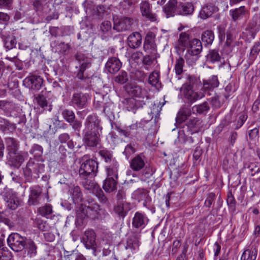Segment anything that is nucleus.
Segmentation results:
<instances>
[{"label": "nucleus", "mask_w": 260, "mask_h": 260, "mask_svg": "<svg viewBox=\"0 0 260 260\" xmlns=\"http://www.w3.org/2000/svg\"><path fill=\"white\" fill-rule=\"evenodd\" d=\"M44 165L29 160L23 170L25 182H31L39 178L40 174L44 171Z\"/></svg>", "instance_id": "1"}, {"label": "nucleus", "mask_w": 260, "mask_h": 260, "mask_svg": "<svg viewBox=\"0 0 260 260\" xmlns=\"http://www.w3.org/2000/svg\"><path fill=\"white\" fill-rule=\"evenodd\" d=\"M130 167L134 171H139L143 169L142 175L146 178H149L153 173L150 167L146 166L145 157L142 154H138L132 159Z\"/></svg>", "instance_id": "2"}, {"label": "nucleus", "mask_w": 260, "mask_h": 260, "mask_svg": "<svg viewBox=\"0 0 260 260\" xmlns=\"http://www.w3.org/2000/svg\"><path fill=\"white\" fill-rule=\"evenodd\" d=\"M83 132L102 133L103 127L101 119L95 114L89 115L84 123Z\"/></svg>", "instance_id": "3"}, {"label": "nucleus", "mask_w": 260, "mask_h": 260, "mask_svg": "<svg viewBox=\"0 0 260 260\" xmlns=\"http://www.w3.org/2000/svg\"><path fill=\"white\" fill-rule=\"evenodd\" d=\"M27 240L26 238L18 233H12L8 237L7 242L12 250L18 252L25 248Z\"/></svg>", "instance_id": "4"}, {"label": "nucleus", "mask_w": 260, "mask_h": 260, "mask_svg": "<svg viewBox=\"0 0 260 260\" xmlns=\"http://www.w3.org/2000/svg\"><path fill=\"white\" fill-rule=\"evenodd\" d=\"M98 169V162L93 159H88L81 164L79 170V175L82 178L89 176L94 177L96 175Z\"/></svg>", "instance_id": "5"}, {"label": "nucleus", "mask_w": 260, "mask_h": 260, "mask_svg": "<svg viewBox=\"0 0 260 260\" xmlns=\"http://www.w3.org/2000/svg\"><path fill=\"white\" fill-rule=\"evenodd\" d=\"M134 24L132 18L125 16H113V29L118 32L129 30Z\"/></svg>", "instance_id": "6"}, {"label": "nucleus", "mask_w": 260, "mask_h": 260, "mask_svg": "<svg viewBox=\"0 0 260 260\" xmlns=\"http://www.w3.org/2000/svg\"><path fill=\"white\" fill-rule=\"evenodd\" d=\"M30 193L28 200L29 205H37L44 201L45 198L48 201V195L42 193V188L38 185L30 187Z\"/></svg>", "instance_id": "7"}, {"label": "nucleus", "mask_w": 260, "mask_h": 260, "mask_svg": "<svg viewBox=\"0 0 260 260\" xmlns=\"http://www.w3.org/2000/svg\"><path fill=\"white\" fill-rule=\"evenodd\" d=\"M82 184L84 187L89 190L92 191L93 193L96 194L102 202H106V198L103 194L102 190L99 186L92 180H88L86 177L83 178Z\"/></svg>", "instance_id": "8"}, {"label": "nucleus", "mask_w": 260, "mask_h": 260, "mask_svg": "<svg viewBox=\"0 0 260 260\" xmlns=\"http://www.w3.org/2000/svg\"><path fill=\"white\" fill-rule=\"evenodd\" d=\"M102 133L83 132V141L88 147H96L99 144Z\"/></svg>", "instance_id": "9"}, {"label": "nucleus", "mask_w": 260, "mask_h": 260, "mask_svg": "<svg viewBox=\"0 0 260 260\" xmlns=\"http://www.w3.org/2000/svg\"><path fill=\"white\" fill-rule=\"evenodd\" d=\"M183 93L185 98L190 102H194L205 96L204 93L201 90L200 92H194L192 85L188 84L184 85Z\"/></svg>", "instance_id": "10"}, {"label": "nucleus", "mask_w": 260, "mask_h": 260, "mask_svg": "<svg viewBox=\"0 0 260 260\" xmlns=\"http://www.w3.org/2000/svg\"><path fill=\"white\" fill-rule=\"evenodd\" d=\"M140 9L143 17L151 22L157 20V15L152 13L150 4L147 0L141 2L140 4Z\"/></svg>", "instance_id": "11"}, {"label": "nucleus", "mask_w": 260, "mask_h": 260, "mask_svg": "<svg viewBox=\"0 0 260 260\" xmlns=\"http://www.w3.org/2000/svg\"><path fill=\"white\" fill-rule=\"evenodd\" d=\"M88 100V95L87 94L78 92L73 93L71 102L74 107L83 109L86 106Z\"/></svg>", "instance_id": "12"}, {"label": "nucleus", "mask_w": 260, "mask_h": 260, "mask_svg": "<svg viewBox=\"0 0 260 260\" xmlns=\"http://www.w3.org/2000/svg\"><path fill=\"white\" fill-rule=\"evenodd\" d=\"M4 200L7 207L11 210L16 209L21 203L17 193L12 191H9L5 193Z\"/></svg>", "instance_id": "13"}, {"label": "nucleus", "mask_w": 260, "mask_h": 260, "mask_svg": "<svg viewBox=\"0 0 260 260\" xmlns=\"http://www.w3.org/2000/svg\"><path fill=\"white\" fill-rule=\"evenodd\" d=\"M85 209L83 211H85L87 214L84 216L78 214V217L84 218L86 216H90L91 218H94L98 214V211L100 210V206L96 204L94 201L91 200L90 201H87L84 203Z\"/></svg>", "instance_id": "14"}, {"label": "nucleus", "mask_w": 260, "mask_h": 260, "mask_svg": "<svg viewBox=\"0 0 260 260\" xmlns=\"http://www.w3.org/2000/svg\"><path fill=\"white\" fill-rule=\"evenodd\" d=\"M149 219L146 214L137 212L132 220V226L136 229H144L148 224Z\"/></svg>", "instance_id": "15"}, {"label": "nucleus", "mask_w": 260, "mask_h": 260, "mask_svg": "<svg viewBox=\"0 0 260 260\" xmlns=\"http://www.w3.org/2000/svg\"><path fill=\"white\" fill-rule=\"evenodd\" d=\"M24 82L29 88L39 90L42 87L43 80L40 76L30 75L24 79Z\"/></svg>", "instance_id": "16"}, {"label": "nucleus", "mask_w": 260, "mask_h": 260, "mask_svg": "<svg viewBox=\"0 0 260 260\" xmlns=\"http://www.w3.org/2000/svg\"><path fill=\"white\" fill-rule=\"evenodd\" d=\"M24 160V154L22 152L17 151L8 154L9 164L16 168H19Z\"/></svg>", "instance_id": "17"}, {"label": "nucleus", "mask_w": 260, "mask_h": 260, "mask_svg": "<svg viewBox=\"0 0 260 260\" xmlns=\"http://www.w3.org/2000/svg\"><path fill=\"white\" fill-rule=\"evenodd\" d=\"M248 14V11L245 6H241L238 8L232 9L229 11L230 16L234 22L247 17Z\"/></svg>", "instance_id": "18"}, {"label": "nucleus", "mask_w": 260, "mask_h": 260, "mask_svg": "<svg viewBox=\"0 0 260 260\" xmlns=\"http://www.w3.org/2000/svg\"><path fill=\"white\" fill-rule=\"evenodd\" d=\"M121 62L116 57L110 58L105 65V70L110 74L117 73L121 68Z\"/></svg>", "instance_id": "19"}, {"label": "nucleus", "mask_w": 260, "mask_h": 260, "mask_svg": "<svg viewBox=\"0 0 260 260\" xmlns=\"http://www.w3.org/2000/svg\"><path fill=\"white\" fill-rule=\"evenodd\" d=\"M219 81L216 76H212L207 80H204L203 81V86L201 89L202 92L204 93L209 92L213 90L219 85Z\"/></svg>", "instance_id": "20"}, {"label": "nucleus", "mask_w": 260, "mask_h": 260, "mask_svg": "<svg viewBox=\"0 0 260 260\" xmlns=\"http://www.w3.org/2000/svg\"><path fill=\"white\" fill-rule=\"evenodd\" d=\"M140 245L139 237L137 234H134L128 237L125 248L130 249L132 252L135 253L138 251Z\"/></svg>", "instance_id": "21"}, {"label": "nucleus", "mask_w": 260, "mask_h": 260, "mask_svg": "<svg viewBox=\"0 0 260 260\" xmlns=\"http://www.w3.org/2000/svg\"><path fill=\"white\" fill-rule=\"evenodd\" d=\"M218 8L211 3H208L204 6L200 11L199 17L202 19H206L212 16Z\"/></svg>", "instance_id": "22"}, {"label": "nucleus", "mask_w": 260, "mask_h": 260, "mask_svg": "<svg viewBox=\"0 0 260 260\" xmlns=\"http://www.w3.org/2000/svg\"><path fill=\"white\" fill-rule=\"evenodd\" d=\"M194 10L193 5L191 3L180 4L177 8V13L184 16L191 15Z\"/></svg>", "instance_id": "23"}, {"label": "nucleus", "mask_w": 260, "mask_h": 260, "mask_svg": "<svg viewBox=\"0 0 260 260\" xmlns=\"http://www.w3.org/2000/svg\"><path fill=\"white\" fill-rule=\"evenodd\" d=\"M142 43V36L138 32H134L127 38V44L131 48H137Z\"/></svg>", "instance_id": "24"}, {"label": "nucleus", "mask_w": 260, "mask_h": 260, "mask_svg": "<svg viewBox=\"0 0 260 260\" xmlns=\"http://www.w3.org/2000/svg\"><path fill=\"white\" fill-rule=\"evenodd\" d=\"M127 92L132 96L137 98L143 97L146 94V90L136 84H131L127 88Z\"/></svg>", "instance_id": "25"}, {"label": "nucleus", "mask_w": 260, "mask_h": 260, "mask_svg": "<svg viewBox=\"0 0 260 260\" xmlns=\"http://www.w3.org/2000/svg\"><path fill=\"white\" fill-rule=\"evenodd\" d=\"M177 1L176 0H170L168 3L164 7L163 11L166 15V17L174 16L177 13Z\"/></svg>", "instance_id": "26"}, {"label": "nucleus", "mask_w": 260, "mask_h": 260, "mask_svg": "<svg viewBox=\"0 0 260 260\" xmlns=\"http://www.w3.org/2000/svg\"><path fill=\"white\" fill-rule=\"evenodd\" d=\"M186 48V52L199 54L202 51L203 46L200 40L193 39L191 40L190 44Z\"/></svg>", "instance_id": "27"}, {"label": "nucleus", "mask_w": 260, "mask_h": 260, "mask_svg": "<svg viewBox=\"0 0 260 260\" xmlns=\"http://www.w3.org/2000/svg\"><path fill=\"white\" fill-rule=\"evenodd\" d=\"M70 194L75 204L80 203L83 199L80 188L78 186H73L69 190Z\"/></svg>", "instance_id": "28"}, {"label": "nucleus", "mask_w": 260, "mask_h": 260, "mask_svg": "<svg viewBox=\"0 0 260 260\" xmlns=\"http://www.w3.org/2000/svg\"><path fill=\"white\" fill-rule=\"evenodd\" d=\"M143 48L145 51L150 53H153L156 52V45L151 35H147L144 43Z\"/></svg>", "instance_id": "29"}, {"label": "nucleus", "mask_w": 260, "mask_h": 260, "mask_svg": "<svg viewBox=\"0 0 260 260\" xmlns=\"http://www.w3.org/2000/svg\"><path fill=\"white\" fill-rule=\"evenodd\" d=\"M138 129V124L133 123L132 125L125 127L124 129L118 128V132L120 135L125 137H129L135 135Z\"/></svg>", "instance_id": "30"}, {"label": "nucleus", "mask_w": 260, "mask_h": 260, "mask_svg": "<svg viewBox=\"0 0 260 260\" xmlns=\"http://www.w3.org/2000/svg\"><path fill=\"white\" fill-rule=\"evenodd\" d=\"M6 144L8 154L18 151V142L14 138L11 137L6 138Z\"/></svg>", "instance_id": "31"}, {"label": "nucleus", "mask_w": 260, "mask_h": 260, "mask_svg": "<svg viewBox=\"0 0 260 260\" xmlns=\"http://www.w3.org/2000/svg\"><path fill=\"white\" fill-rule=\"evenodd\" d=\"M118 165L116 160L108 164L106 166L107 176L109 177H113V178H117Z\"/></svg>", "instance_id": "32"}, {"label": "nucleus", "mask_w": 260, "mask_h": 260, "mask_svg": "<svg viewBox=\"0 0 260 260\" xmlns=\"http://www.w3.org/2000/svg\"><path fill=\"white\" fill-rule=\"evenodd\" d=\"M117 182L113 177H108L104 181L103 188L105 191L111 192L116 188Z\"/></svg>", "instance_id": "33"}, {"label": "nucleus", "mask_w": 260, "mask_h": 260, "mask_svg": "<svg viewBox=\"0 0 260 260\" xmlns=\"http://www.w3.org/2000/svg\"><path fill=\"white\" fill-rule=\"evenodd\" d=\"M35 100L37 104L44 110L51 111L52 110L51 105H49L46 98L43 95L38 94L35 96Z\"/></svg>", "instance_id": "34"}, {"label": "nucleus", "mask_w": 260, "mask_h": 260, "mask_svg": "<svg viewBox=\"0 0 260 260\" xmlns=\"http://www.w3.org/2000/svg\"><path fill=\"white\" fill-rule=\"evenodd\" d=\"M51 46L55 48V51L59 53L66 54L70 49L69 44L63 42L59 43L58 41H54L51 43Z\"/></svg>", "instance_id": "35"}, {"label": "nucleus", "mask_w": 260, "mask_h": 260, "mask_svg": "<svg viewBox=\"0 0 260 260\" xmlns=\"http://www.w3.org/2000/svg\"><path fill=\"white\" fill-rule=\"evenodd\" d=\"M95 234L93 230H88L85 232L83 240L86 245L89 246L94 244L95 241Z\"/></svg>", "instance_id": "36"}, {"label": "nucleus", "mask_w": 260, "mask_h": 260, "mask_svg": "<svg viewBox=\"0 0 260 260\" xmlns=\"http://www.w3.org/2000/svg\"><path fill=\"white\" fill-rule=\"evenodd\" d=\"M257 254V249L256 248L246 249L241 256V260H255Z\"/></svg>", "instance_id": "37"}, {"label": "nucleus", "mask_w": 260, "mask_h": 260, "mask_svg": "<svg viewBox=\"0 0 260 260\" xmlns=\"http://www.w3.org/2000/svg\"><path fill=\"white\" fill-rule=\"evenodd\" d=\"M101 157L105 160L107 164L116 160L115 158L113 156L112 152L107 149H103L99 152Z\"/></svg>", "instance_id": "38"}, {"label": "nucleus", "mask_w": 260, "mask_h": 260, "mask_svg": "<svg viewBox=\"0 0 260 260\" xmlns=\"http://www.w3.org/2000/svg\"><path fill=\"white\" fill-rule=\"evenodd\" d=\"M25 248L27 249V255L29 257H33L37 254V246L35 242L30 239H28Z\"/></svg>", "instance_id": "39"}, {"label": "nucleus", "mask_w": 260, "mask_h": 260, "mask_svg": "<svg viewBox=\"0 0 260 260\" xmlns=\"http://www.w3.org/2000/svg\"><path fill=\"white\" fill-rule=\"evenodd\" d=\"M209 109L210 107L207 102H205L199 105H194L192 108L193 113L196 112L199 114L207 112L209 111Z\"/></svg>", "instance_id": "40"}, {"label": "nucleus", "mask_w": 260, "mask_h": 260, "mask_svg": "<svg viewBox=\"0 0 260 260\" xmlns=\"http://www.w3.org/2000/svg\"><path fill=\"white\" fill-rule=\"evenodd\" d=\"M191 115L190 110L188 108H182L179 112L177 115V121L179 122H182L185 121L187 118Z\"/></svg>", "instance_id": "41"}, {"label": "nucleus", "mask_w": 260, "mask_h": 260, "mask_svg": "<svg viewBox=\"0 0 260 260\" xmlns=\"http://www.w3.org/2000/svg\"><path fill=\"white\" fill-rule=\"evenodd\" d=\"M201 39L206 44H211L214 39V32L212 30H206L202 34Z\"/></svg>", "instance_id": "42"}, {"label": "nucleus", "mask_w": 260, "mask_h": 260, "mask_svg": "<svg viewBox=\"0 0 260 260\" xmlns=\"http://www.w3.org/2000/svg\"><path fill=\"white\" fill-rule=\"evenodd\" d=\"M0 129L4 133H8L14 129L15 126L8 120L0 118Z\"/></svg>", "instance_id": "43"}, {"label": "nucleus", "mask_w": 260, "mask_h": 260, "mask_svg": "<svg viewBox=\"0 0 260 260\" xmlns=\"http://www.w3.org/2000/svg\"><path fill=\"white\" fill-rule=\"evenodd\" d=\"M199 55L198 54H193L190 52H186L184 58L186 60V63L189 66H192L195 63L199 58Z\"/></svg>", "instance_id": "44"}, {"label": "nucleus", "mask_w": 260, "mask_h": 260, "mask_svg": "<svg viewBox=\"0 0 260 260\" xmlns=\"http://www.w3.org/2000/svg\"><path fill=\"white\" fill-rule=\"evenodd\" d=\"M184 60L182 57L176 58L175 60L174 70L177 75H181L183 72Z\"/></svg>", "instance_id": "45"}, {"label": "nucleus", "mask_w": 260, "mask_h": 260, "mask_svg": "<svg viewBox=\"0 0 260 260\" xmlns=\"http://www.w3.org/2000/svg\"><path fill=\"white\" fill-rule=\"evenodd\" d=\"M190 42L191 40H190L189 35L187 34L182 32L180 34L178 40L179 45L186 48Z\"/></svg>", "instance_id": "46"}, {"label": "nucleus", "mask_w": 260, "mask_h": 260, "mask_svg": "<svg viewBox=\"0 0 260 260\" xmlns=\"http://www.w3.org/2000/svg\"><path fill=\"white\" fill-rule=\"evenodd\" d=\"M159 73L156 72H153L149 75L148 82L152 86L158 88L160 84L159 82Z\"/></svg>", "instance_id": "47"}, {"label": "nucleus", "mask_w": 260, "mask_h": 260, "mask_svg": "<svg viewBox=\"0 0 260 260\" xmlns=\"http://www.w3.org/2000/svg\"><path fill=\"white\" fill-rule=\"evenodd\" d=\"M61 114L64 119L69 123L73 122L75 120V115L72 110L64 109L62 110Z\"/></svg>", "instance_id": "48"}, {"label": "nucleus", "mask_w": 260, "mask_h": 260, "mask_svg": "<svg viewBox=\"0 0 260 260\" xmlns=\"http://www.w3.org/2000/svg\"><path fill=\"white\" fill-rule=\"evenodd\" d=\"M125 205L121 202H119L114 207V211L119 216L124 217L127 213V210L125 209Z\"/></svg>", "instance_id": "49"}, {"label": "nucleus", "mask_w": 260, "mask_h": 260, "mask_svg": "<svg viewBox=\"0 0 260 260\" xmlns=\"http://www.w3.org/2000/svg\"><path fill=\"white\" fill-rule=\"evenodd\" d=\"M148 196V195L147 192L142 189H138L133 193V197L135 199L139 202L145 200Z\"/></svg>", "instance_id": "50"}, {"label": "nucleus", "mask_w": 260, "mask_h": 260, "mask_svg": "<svg viewBox=\"0 0 260 260\" xmlns=\"http://www.w3.org/2000/svg\"><path fill=\"white\" fill-rule=\"evenodd\" d=\"M38 213L43 216H48L51 214L52 212V206L50 205H46L40 207L38 209Z\"/></svg>", "instance_id": "51"}, {"label": "nucleus", "mask_w": 260, "mask_h": 260, "mask_svg": "<svg viewBox=\"0 0 260 260\" xmlns=\"http://www.w3.org/2000/svg\"><path fill=\"white\" fill-rule=\"evenodd\" d=\"M4 46L8 50L14 48L16 45V40L13 37H9L6 38L4 41Z\"/></svg>", "instance_id": "52"}, {"label": "nucleus", "mask_w": 260, "mask_h": 260, "mask_svg": "<svg viewBox=\"0 0 260 260\" xmlns=\"http://www.w3.org/2000/svg\"><path fill=\"white\" fill-rule=\"evenodd\" d=\"M38 228L43 231H48L50 229L49 225L46 221L38 218L36 221Z\"/></svg>", "instance_id": "53"}, {"label": "nucleus", "mask_w": 260, "mask_h": 260, "mask_svg": "<svg viewBox=\"0 0 260 260\" xmlns=\"http://www.w3.org/2000/svg\"><path fill=\"white\" fill-rule=\"evenodd\" d=\"M136 151V149L135 147V145L129 144L125 146L123 154L125 155L126 157L128 159L129 156L134 154Z\"/></svg>", "instance_id": "54"}, {"label": "nucleus", "mask_w": 260, "mask_h": 260, "mask_svg": "<svg viewBox=\"0 0 260 260\" xmlns=\"http://www.w3.org/2000/svg\"><path fill=\"white\" fill-rule=\"evenodd\" d=\"M187 126L190 128H194L198 129L201 127L200 120L198 118L190 119L187 122Z\"/></svg>", "instance_id": "55"}, {"label": "nucleus", "mask_w": 260, "mask_h": 260, "mask_svg": "<svg viewBox=\"0 0 260 260\" xmlns=\"http://www.w3.org/2000/svg\"><path fill=\"white\" fill-rule=\"evenodd\" d=\"M112 28V24L110 21H104L100 26V30L103 33L105 34L111 30Z\"/></svg>", "instance_id": "56"}, {"label": "nucleus", "mask_w": 260, "mask_h": 260, "mask_svg": "<svg viewBox=\"0 0 260 260\" xmlns=\"http://www.w3.org/2000/svg\"><path fill=\"white\" fill-rule=\"evenodd\" d=\"M127 81V73L125 72H122L118 76L115 78V81L118 83L123 84Z\"/></svg>", "instance_id": "57"}, {"label": "nucleus", "mask_w": 260, "mask_h": 260, "mask_svg": "<svg viewBox=\"0 0 260 260\" xmlns=\"http://www.w3.org/2000/svg\"><path fill=\"white\" fill-rule=\"evenodd\" d=\"M208 55L211 61L212 62L219 61L220 58V56L218 51L215 50L210 51Z\"/></svg>", "instance_id": "58"}, {"label": "nucleus", "mask_w": 260, "mask_h": 260, "mask_svg": "<svg viewBox=\"0 0 260 260\" xmlns=\"http://www.w3.org/2000/svg\"><path fill=\"white\" fill-rule=\"evenodd\" d=\"M143 55V53L141 52L137 51L134 52L131 55V59L138 63L142 60Z\"/></svg>", "instance_id": "59"}, {"label": "nucleus", "mask_w": 260, "mask_h": 260, "mask_svg": "<svg viewBox=\"0 0 260 260\" xmlns=\"http://www.w3.org/2000/svg\"><path fill=\"white\" fill-rule=\"evenodd\" d=\"M10 259V253L4 247L0 249V260H9Z\"/></svg>", "instance_id": "60"}, {"label": "nucleus", "mask_w": 260, "mask_h": 260, "mask_svg": "<svg viewBox=\"0 0 260 260\" xmlns=\"http://www.w3.org/2000/svg\"><path fill=\"white\" fill-rule=\"evenodd\" d=\"M105 12V8L103 6H97L96 7L94 13L98 16L99 18H102Z\"/></svg>", "instance_id": "61"}, {"label": "nucleus", "mask_w": 260, "mask_h": 260, "mask_svg": "<svg viewBox=\"0 0 260 260\" xmlns=\"http://www.w3.org/2000/svg\"><path fill=\"white\" fill-rule=\"evenodd\" d=\"M127 108L128 111H132L137 108L136 101L135 99L131 98L127 101Z\"/></svg>", "instance_id": "62"}, {"label": "nucleus", "mask_w": 260, "mask_h": 260, "mask_svg": "<svg viewBox=\"0 0 260 260\" xmlns=\"http://www.w3.org/2000/svg\"><path fill=\"white\" fill-rule=\"evenodd\" d=\"M247 118V115L246 114H242L240 116L239 118V120L237 121V125L236 126V129H238L240 127H241L243 124L244 123L245 121L246 120Z\"/></svg>", "instance_id": "63"}, {"label": "nucleus", "mask_w": 260, "mask_h": 260, "mask_svg": "<svg viewBox=\"0 0 260 260\" xmlns=\"http://www.w3.org/2000/svg\"><path fill=\"white\" fill-rule=\"evenodd\" d=\"M72 123V124L71 125L73 129L75 131H77L78 133H79L82 126V122L79 120H74Z\"/></svg>", "instance_id": "64"}]
</instances>
